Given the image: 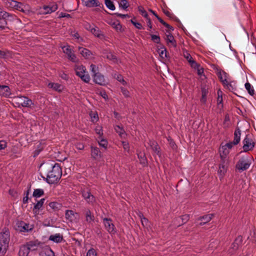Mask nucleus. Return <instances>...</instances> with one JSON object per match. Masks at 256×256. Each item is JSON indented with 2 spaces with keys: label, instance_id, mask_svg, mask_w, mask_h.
Masks as SVG:
<instances>
[{
  "label": "nucleus",
  "instance_id": "aec40b11",
  "mask_svg": "<svg viewBox=\"0 0 256 256\" xmlns=\"http://www.w3.org/2000/svg\"><path fill=\"white\" fill-rule=\"evenodd\" d=\"M44 14H50L55 12L58 9V6L56 4H54L50 6H44L42 7Z\"/></svg>",
  "mask_w": 256,
  "mask_h": 256
},
{
  "label": "nucleus",
  "instance_id": "603ef678",
  "mask_svg": "<svg viewBox=\"0 0 256 256\" xmlns=\"http://www.w3.org/2000/svg\"><path fill=\"white\" fill-rule=\"evenodd\" d=\"M152 40L155 43L159 44L160 42V38L158 36L151 34Z\"/></svg>",
  "mask_w": 256,
  "mask_h": 256
},
{
  "label": "nucleus",
  "instance_id": "864d4df0",
  "mask_svg": "<svg viewBox=\"0 0 256 256\" xmlns=\"http://www.w3.org/2000/svg\"><path fill=\"white\" fill-rule=\"evenodd\" d=\"M86 256H97L96 250L93 248L90 249L87 252Z\"/></svg>",
  "mask_w": 256,
  "mask_h": 256
},
{
  "label": "nucleus",
  "instance_id": "de8ad7c7",
  "mask_svg": "<svg viewBox=\"0 0 256 256\" xmlns=\"http://www.w3.org/2000/svg\"><path fill=\"white\" fill-rule=\"evenodd\" d=\"M114 129L120 136H122V134L124 133V130L122 127H120L119 126H116Z\"/></svg>",
  "mask_w": 256,
  "mask_h": 256
},
{
  "label": "nucleus",
  "instance_id": "3c124183",
  "mask_svg": "<svg viewBox=\"0 0 256 256\" xmlns=\"http://www.w3.org/2000/svg\"><path fill=\"white\" fill-rule=\"evenodd\" d=\"M80 78L85 82L88 83L90 80V76L88 74H82L80 76Z\"/></svg>",
  "mask_w": 256,
  "mask_h": 256
},
{
  "label": "nucleus",
  "instance_id": "79ce46f5",
  "mask_svg": "<svg viewBox=\"0 0 256 256\" xmlns=\"http://www.w3.org/2000/svg\"><path fill=\"white\" fill-rule=\"evenodd\" d=\"M10 56L8 50H0V58H6Z\"/></svg>",
  "mask_w": 256,
  "mask_h": 256
},
{
  "label": "nucleus",
  "instance_id": "58836bf2",
  "mask_svg": "<svg viewBox=\"0 0 256 256\" xmlns=\"http://www.w3.org/2000/svg\"><path fill=\"white\" fill-rule=\"evenodd\" d=\"M208 92L205 88L202 89V98L200 101L202 103L205 104L206 102V95Z\"/></svg>",
  "mask_w": 256,
  "mask_h": 256
},
{
  "label": "nucleus",
  "instance_id": "e2e57ef3",
  "mask_svg": "<svg viewBox=\"0 0 256 256\" xmlns=\"http://www.w3.org/2000/svg\"><path fill=\"white\" fill-rule=\"evenodd\" d=\"M76 148L79 150H82L84 148V144L81 142H77L76 144Z\"/></svg>",
  "mask_w": 256,
  "mask_h": 256
},
{
  "label": "nucleus",
  "instance_id": "20e7f679",
  "mask_svg": "<svg viewBox=\"0 0 256 256\" xmlns=\"http://www.w3.org/2000/svg\"><path fill=\"white\" fill-rule=\"evenodd\" d=\"M243 148L245 152L252 150L254 146V142L249 134L246 135L243 140Z\"/></svg>",
  "mask_w": 256,
  "mask_h": 256
},
{
  "label": "nucleus",
  "instance_id": "0eeeda50",
  "mask_svg": "<svg viewBox=\"0 0 256 256\" xmlns=\"http://www.w3.org/2000/svg\"><path fill=\"white\" fill-rule=\"evenodd\" d=\"M34 226L21 221L18 224L17 230L22 232H30L34 229Z\"/></svg>",
  "mask_w": 256,
  "mask_h": 256
},
{
  "label": "nucleus",
  "instance_id": "bb28decb",
  "mask_svg": "<svg viewBox=\"0 0 256 256\" xmlns=\"http://www.w3.org/2000/svg\"><path fill=\"white\" fill-rule=\"evenodd\" d=\"M228 74L224 70H220L218 73V76L224 84H228L227 78Z\"/></svg>",
  "mask_w": 256,
  "mask_h": 256
},
{
  "label": "nucleus",
  "instance_id": "72a5a7b5",
  "mask_svg": "<svg viewBox=\"0 0 256 256\" xmlns=\"http://www.w3.org/2000/svg\"><path fill=\"white\" fill-rule=\"evenodd\" d=\"M86 68L82 65L78 66L75 68L76 74L80 77L86 72Z\"/></svg>",
  "mask_w": 256,
  "mask_h": 256
},
{
  "label": "nucleus",
  "instance_id": "37998d69",
  "mask_svg": "<svg viewBox=\"0 0 256 256\" xmlns=\"http://www.w3.org/2000/svg\"><path fill=\"white\" fill-rule=\"evenodd\" d=\"M105 4L110 10H113L115 9V6L110 0H105Z\"/></svg>",
  "mask_w": 256,
  "mask_h": 256
},
{
  "label": "nucleus",
  "instance_id": "6e6552de",
  "mask_svg": "<svg viewBox=\"0 0 256 256\" xmlns=\"http://www.w3.org/2000/svg\"><path fill=\"white\" fill-rule=\"evenodd\" d=\"M10 16V14L7 12H0V28L3 30L6 27L7 20Z\"/></svg>",
  "mask_w": 256,
  "mask_h": 256
},
{
  "label": "nucleus",
  "instance_id": "b1692460",
  "mask_svg": "<svg viewBox=\"0 0 256 256\" xmlns=\"http://www.w3.org/2000/svg\"><path fill=\"white\" fill-rule=\"evenodd\" d=\"M48 86L49 88H52V90L58 92H62L64 88V87L62 84L54 82H49L48 84Z\"/></svg>",
  "mask_w": 256,
  "mask_h": 256
},
{
  "label": "nucleus",
  "instance_id": "1a4fd4ad",
  "mask_svg": "<svg viewBox=\"0 0 256 256\" xmlns=\"http://www.w3.org/2000/svg\"><path fill=\"white\" fill-rule=\"evenodd\" d=\"M83 198L89 204H92L95 202L94 196L91 194L90 190L88 188L84 189L82 191Z\"/></svg>",
  "mask_w": 256,
  "mask_h": 256
},
{
  "label": "nucleus",
  "instance_id": "cd10ccee",
  "mask_svg": "<svg viewBox=\"0 0 256 256\" xmlns=\"http://www.w3.org/2000/svg\"><path fill=\"white\" fill-rule=\"evenodd\" d=\"M44 201V198H42L34 204L33 208V212L34 214H39V210L42 208Z\"/></svg>",
  "mask_w": 256,
  "mask_h": 256
},
{
  "label": "nucleus",
  "instance_id": "7ed1b4c3",
  "mask_svg": "<svg viewBox=\"0 0 256 256\" xmlns=\"http://www.w3.org/2000/svg\"><path fill=\"white\" fill-rule=\"evenodd\" d=\"M16 103L22 107L30 108L34 104L32 100L28 97L18 96L14 98Z\"/></svg>",
  "mask_w": 256,
  "mask_h": 256
},
{
  "label": "nucleus",
  "instance_id": "c756f323",
  "mask_svg": "<svg viewBox=\"0 0 256 256\" xmlns=\"http://www.w3.org/2000/svg\"><path fill=\"white\" fill-rule=\"evenodd\" d=\"M78 52L85 58H90L92 53L91 52L88 50V49H86V48H84L82 47H79L78 48Z\"/></svg>",
  "mask_w": 256,
  "mask_h": 256
},
{
  "label": "nucleus",
  "instance_id": "052dcab7",
  "mask_svg": "<svg viewBox=\"0 0 256 256\" xmlns=\"http://www.w3.org/2000/svg\"><path fill=\"white\" fill-rule=\"evenodd\" d=\"M7 146V143L4 140H0V150L4 149Z\"/></svg>",
  "mask_w": 256,
  "mask_h": 256
},
{
  "label": "nucleus",
  "instance_id": "a19ab883",
  "mask_svg": "<svg viewBox=\"0 0 256 256\" xmlns=\"http://www.w3.org/2000/svg\"><path fill=\"white\" fill-rule=\"evenodd\" d=\"M106 56L108 59L112 60L114 62H117L116 56L111 52H108Z\"/></svg>",
  "mask_w": 256,
  "mask_h": 256
},
{
  "label": "nucleus",
  "instance_id": "c9c22d12",
  "mask_svg": "<svg viewBox=\"0 0 256 256\" xmlns=\"http://www.w3.org/2000/svg\"><path fill=\"white\" fill-rule=\"evenodd\" d=\"M111 26L118 32H122L124 30L122 28V26L120 24L118 20H116L112 22Z\"/></svg>",
  "mask_w": 256,
  "mask_h": 256
},
{
  "label": "nucleus",
  "instance_id": "2eb2a0df",
  "mask_svg": "<svg viewBox=\"0 0 256 256\" xmlns=\"http://www.w3.org/2000/svg\"><path fill=\"white\" fill-rule=\"evenodd\" d=\"M219 152L222 161H224V162H226L228 161L227 156L230 152L229 150L226 148V146H222L220 147Z\"/></svg>",
  "mask_w": 256,
  "mask_h": 256
},
{
  "label": "nucleus",
  "instance_id": "f704fd0d",
  "mask_svg": "<svg viewBox=\"0 0 256 256\" xmlns=\"http://www.w3.org/2000/svg\"><path fill=\"white\" fill-rule=\"evenodd\" d=\"M166 32L168 33V34L166 35V42H168L170 43L174 47H176V40H174L173 36L172 34H170L168 31Z\"/></svg>",
  "mask_w": 256,
  "mask_h": 256
},
{
  "label": "nucleus",
  "instance_id": "5fc2aeb1",
  "mask_svg": "<svg viewBox=\"0 0 256 256\" xmlns=\"http://www.w3.org/2000/svg\"><path fill=\"white\" fill-rule=\"evenodd\" d=\"M116 78L120 82H121L123 85H126V82L124 80L123 77L120 74H117L116 76Z\"/></svg>",
  "mask_w": 256,
  "mask_h": 256
},
{
  "label": "nucleus",
  "instance_id": "4468645a",
  "mask_svg": "<svg viewBox=\"0 0 256 256\" xmlns=\"http://www.w3.org/2000/svg\"><path fill=\"white\" fill-rule=\"evenodd\" d=\"M85 6L88 8L101 7L102 4L98 0H82Z\"/></svg>",
  "mask_w": 256,
  "mask_h": 256
},
{
  "label": "nucleus",
  "instance_id": "39448f33",
  "mask_svg": "<svg viewBox=\"0 0 256 256\" xmlns=\"http://www.w3.org/2000/svg\"><path fill=\"white\" fill-rule=\"evenodd\" d=\"M112 220L110 218H103V223L106 229L109 233L114 234L116 233V231L114 224L112 223Z\"/></svg>",
  "mask_w": 256,
  "mask_h": 256
},
{
  "label": "nucleus",
  "instance_id": "c03bdc74",
  "mask_svg": "<svg viewBox=\"0 0 256 256\" xmlns=\"http://www.w3.org/2000/svg\"><path fill=\"white\" fill-rule=\"evenodd\" d=\"M119 4L120 6L124 10L126 9L129 6V4L128 0H121Z\"/></svg>",
  "mask_w": 256,
  "mask_h": 256
},
{
  "label": "nucleus",
  "instance_id": "9d476101",
  "mask_svg": "<svg viewBox=\"0 0 256 256\" xmlns=\"http://www.w3.org/2000/svg\"><path fill=\"white\" fill-rule=\"evenodd\" d=\"M78 213L74 212L72 210H66V219L71 222H76L78 220Z\"/></svg>",
  "mask_w": 256,
  "mask_h": 256
},
{
  "label": "nucleus",
  "instance_id": "a18cd8bd",
  "mask_svg": "<svg viewBox=\"0 0 256 256\" xmlns=\"http://www.w3.org/2000/svg\"><path fill=\"white\" fill-rule=\"evenodd\" d=\"M100 146L106 149L108 147V142L107 140L104 138H102L98 142Z\"/></svg>",
  "mask_w": 256,
  "mask_h": 256
},
{
  "label": "nucleus",
  "instance_id": "9b49d317",
  "mask_svg": "<svg viewBox=\"0 0 256 256\" xmlns=\"http://www.w3.org/2000/svg\"><path fill=\"white\" fill-rule=\"evenodd\" d=\"M242 237L241 236H238L234 240V242L232 244L230 249V252L233 253L236 252L242 244Z\"/></svg>",
  "mask_w": 256,
  "mask_h": 256
},
{
  "label": "nucleus",
  "instance_id": "e433bc0d",
  "mask_svg": "<svg viewBox=\"0 0 256 256\" xmlns=\"http://www.w3.org/2000/svg\"><path fill=\"white\" fill-rule=\"evenodd\" d=\"M44 194V191L42 189H35L33 192L32 196L35 198H40Z\"/></svg>",
  "mask_w": 256,
  "mask_h": 256
},
{
  "label": "nucleus",
  "instance_id": "bf43d9fd",
  "mask_svg": "<svg viewBox=\"0 0 256 256\" xmlns=\"http://www.w3.org/2000/svg\"><path fill=\"white\" fill-rule=\"evenodd\" d=\"M90 116L92 118V120L93 122H96L98 120V115L96 113H91L90 114Z\"/></svg>",
  "mask_w": 256,
  "mask_h": 256
},
{
  "label": "nucleus",
  "instance_id": "6ab92c4d",
  "mask_svg": "<svg viewBox=\"0 0 256 256\" xmlns=\"http://www.w3.org/2000/svg\"><path fill=\"white\" fill-rule=\"evenodd\" d=\"M214 215V214H208L204 215L202 216H200L198 218V220H201L202 222L199 224V225L202 226L204 224L210 222L212 218H213Z\"/></svg>",
  "mask_w": 256,
  "mask_h": 256
},
{
  "label": "nucleus",
  "instance_id": "69168bd1",
  "mask_svg": "<svg viewBox=\"0 0 256 256\" xmlns=\"http://www.w3.org/2000/svg\"><path fill=\"white\" fill-rule=\"evenodd\" d=\"M71 35L77 40L82 39L78 33L77 32H72Z\"/></svg>",
  "mask_w": 256,
  "mask_h": 256
},
{
  "label": "nucleus",
  "instance_id": "0e129e2a",
  "mask_svg": "<svg viewBox=\"0 0 256 256\" xmlns=\"http://www.w3.org/2000/svg\"><path fill=\"white\" fill-rule=\"evenodd\" d=\"M197 70V74L199 76H202L204 74V68L200 66L198 68L196 69Z\"/></svg>",
  "mask_w": 256,
  "mask_h": 256
},
{
  "label": "nucleus",
  "instance_id": "4d7b16f0",
  "mask_svg": "<svg viewBox=\"0 0 256 256\" xmlns=\"http://www.w3.org/2000/svg\"><path fill=\"white\" fill-rule=\"evenodd\" d=\"M121 92L125 97L128 98L130 96V92L126 89L124 88H121Z\"/></svg>",
  "mask_w": 256,
  "mask_h": 256
},
{
  "label": "nucleus",
  "instance_id": "6e6d98bb",
  "mask_svg": "<svg viewBox=\"0 0 256 256\" xmlns=\"http://www.w3.org/2000/svg\"><path fill=\"white\" fill-rule=\"evenodd\" d=\"M190 64L191 66L196 70V68H198V67L200 66L198 64L195 60H192L190 62Z\"/></svg>",
  "mask_w": 256,
  "mask_h": 256
},
{
  "label": "nucleus",
  "instance_id": "680f3d73",
  "mask_svg": "<svg viewBox=\"0 0 256 256\" xmlns=\"http://www.w3.org/2000/svg\"><path fill=\"white\" fill-rule=\"evenodd\" d=\"M122 146H123L124 150H125L127 151L128 152L129 150H130V146H129L128 143L126 142H122Z\"/></svg>",
  "mask_w": 256,
  "mask_h": 256
},
{
  "label": "nucleus",
  "instance_id": "774afa93",
  "mask_svg": "<svg viewBox=\"0 0 256 256\" xmlns=\"http://www.w3.org/2000/svg\"><path fill=\"white\" fill-rule=\"evenodd\" d=\"M166 52H166V50H162L160 52V56L162 58H164V57L166 58V57H167Z\"/></svg>",
  "mask_w": 256,
  "mask_h": 256
},
{
  "label": "nucleus",
  "instance_id": "7c9ffc66",
  "mask_svg": "<svg viewBox=\"0 0 256 256\" xmlns=\"http://www.w3.org/2000/svg\"><path fill=\"white\" fill-rule=\"evenodd\" d=\"M48 239L54 242L58 243L62 241L63 236L60 234H55L50 236Z\"/></svg>",
  "mask_w": 256,
  "mask_h": 256
},
{
  "label": "nucleus",
  "instance_id": "f3484780",
  "mask_svg": "<svg viewBox=\"0 0 256 256\" xmlns=\"http://www.w3.org/2000/svg\"><path fill=\"white\" fill-rule=\"evenodd\" d=\"M149 147L152 150L159 156H161V152H160V147L158 146V143L154 140H150L148 143Z\"/></svg>",
  "mask_w": 256,
  "mask_h": 256
},
{
  "label": "nucleus",
  "instance_id": "5701e85b",
  "mask_svg": "<svg viewBox=\"0 0 256 256\" xmlns=\"http://www.w3.org/2000/svg\"><path fill=\"white\" fill-rule=\"evenodd\" d=\"M226 162H224V161H222V162L219 166V168L218 172L220 180L224 178V176L226 172V166L225 164Z\"/></svg>",
  "mask_w": 256,
  "mask_h": 256
},
{
  "label": "nucleus",
  "instance_id": "a878e982",
  "mask_svg": "<svg viewBox=\"0 0 256 256\" xmlns=\"http://www.w3.org/2000/svg\"><path fill=\"white\" fill-rule=\"evenodd\" d=\"M40 256H54L52 250L48 247L43 248L40 252Z\"/></svg>",
  "mask_w": 256,
  "mask_h": 256
},
{
  "label": "nucleus",
  "instance_id": "423d86ee",
  "mask_svg": "<svg viewBox=\"0 0 256 256\" xmlns=\"http://www.w3.org/2000/svg\"><path fill=\"white\" fill-rule=\"evenodd\" d=\"M250 164V163L246 158H242L238 161L236 168L239 170L244 171L248 168Z\"/></svg>",
  "mask_w": 256,
  "mask_h": 256
},
{
  "label": "nucleus",
  "instance_id": "ddd939ff",
  "mask_svg": "<svg viewBox=\"0 0 256 256\" xmlns=\"http://www.w3.org/2000/svg\"><path fill=\"white\" fill-rule=\"evenodd\" d=\"M8 3L11 8L20 11L24 12V4L22 3L14 0H8Z\"/></svg>",
  "mask_w": 256,
  "mask_h": 256
},
{
  "label": "nucleus",
  "instance_id": "f257e3e1",
  "mask_svg": "<svg viewBox=\"0 0 256 256\" xmlns=\"http://www.w3.org/2000/svg\"><path fill=\"white\" fill-rule=\"evenodd\" d=\"M44 171L47 174L46 177L44 179L50 184L57 182L62 175V170L60 165L58 163L46 164L44 166Z\"/></svg>",
  "mask_w": 256,
  "mask_h": 256
},
{
  "label": "nucleus",
  "instance_id": "a211bd4d",
  "mask_svg": "<svg viewBox=\"0 0 256 256\" xmlns=\"http://www.w3.org/2000/svg\"><path fill=\"white\" fill-rule=\"evenodd\" d=\"M90 150L91 156L93 159L97 160L102 157V152L98 148L94 146H91Z\"/></svg>",
  "mask_w": 256,
  "mask_h": 256
},
{
  "label": "nucleus",
  "instance_id": "ea45409f",
  "mask_svg": "<svg viewBox=\"0 0 256 256\" xmlns=\"http://www.w3.org/2000/svg\"><path fill=\"white\" fill-rule=\"evenodd\" d=\"M245 88L250 95L253 96L254 94V90L253 88L252 87L251 84L249 82L246 83Z\"/></svg>",
  "mask_w": 256,
  "mask_h": 256
},
{
  "label": "nucleus",
  "instance_id": "dca6fc26",
  "mask_svg": "<svg viewBox=\"0 0 256 256\" xmlns=\"http://www.w3.org/2000/svg\"><path fill=\"white\" fill-rule=\"evenodd\" d=\"M62 48L64 52L68 56V59L72 62H75L76 56L73 53V51L70 48V46H64Z\"/></svg>",
  "mask_w": 256,
  "mask_h": 256
},
{
  "label": "nucleus",
  "instance_id": "c85d7f7f",
  "mask_svg": "<svg viewBox=\"0 0 256 256\" xmlns=\"http://www.w3.org/2000/svg\"><path fill=\"white\" fill-rule=\"evenodd\" d=\"M241 131L238 127H237L234 132V144H238L240 140Z\"/></svg>",
  "mask_w": 256,
  "mask_h": 256
},
{
  "label": "nucleus",
  "instance_id": "09e8293b",
  "mask_svg": "<svg viewBox=\"0 0 256 256\" xmlns=\"http://www.w3.org/2000/svg\"><path fill=\"white\" fill-rule=\"evenodd\" d=\"M91 32L97 37L100 38L101 36L100 32L98 28H93L91 30Z\"/></svg>",
  "mask_w": 256,
  "mask_h": 256
},
{
  "label": "nucleus",
  "instance_id": "393cba45",
  "mask_svg": "<svg viewBox=\"0 0 256 256\" xmlns=\"http://www.w3.org/2000/svg\"><path fill=\"white\" fill-rule=\"evenodd\" d=\"M11 94L10 88L7 86L0 85V95L4 97H8Z\"/></svg>",
  "mask_w": 256,
  "mask_h": 256
},
{
  "label": "nucleus",
  "instance_id": "338daca9",
  "mask_svg": "<svg viewBox=\"0 0 256 256\" xmlns=\"http://www.w3.org/2000/svg\"><path fill=\"white\" fill-rule=\"evenodd\" d=\"M181 218L184 223H186L189 219L188 215H184L181 216Z\"/></svg>",
  "mask_w": 256,
  "mask_h": 256
},
{
  "label": "nucleus",
  "instance_id": "4be33fe9",
  "mask_svg": "<svg viewBox=\"0 0 256 256\" xmlns=\"http://www.w3.org/2000/svg\"><path fill=\"white\" fill-rule=\"evenodd\" d=\"M29 251H34L36 250L40 246V242L38 240L30 241L26 244Z\"/></svg>",
  "mask_w": 256,
  "mask_h": 256
},
{
  "label": "nucleus",
  "instance_id": "412c9836",
  "mask_svg": "<svg viewBox=\"0 0 256 256\" xmlns=\"http://www.w3.org/2000/svg\"><path fill=\"white\" fill-rule=\"evenodd\" d=\"M84 214L86 217V221L88 224H90L94 221V216L92 212L88 208L84 210Z\"/></svg>",
  "mask_w": 256,
  "mask_h": 256
},
{
  "label": "nucleus",
  "instance_id": "f03ea898",
  "mask_svg": "<svg viewBox=\"0 0 256 256\" xmlns=\"http://www.w3.org/2000/svg\"><path fill=\"white\" fill-rule=\"evenodd\" d=\"M10 241V232L6 228H4L0 232V251L6 252Z\"/></svg>",
  "mask_w": 256,
  "mask_h": 256
},
{
  "label": "nucleus",
  "instance_id": "49530a36",
  "mask_svg": "<svg viewBox=\"0 0 256 256\" xmlns=\"http://www.w3.org/2000/svg\"><path fill=\"white\" fill-rule=\"evenodd\" d=\"M138 10L140 14L146 18H148V14L144 10V8L142 6L138 7Z\"/></svg>",
  "mask_w": 256,
  "mask_h": 256
},
{
  "label": "nucleus",
  "instance_id": "2f4dec72",
  "mask_svg": "<svg viewBox=\"0 0 256 256\" xmlns=\"http://www.w3.org/2000/svg\"><path fill=\"white\" fill-rule=\"evenodd\" d=\"M137 155L140 164L143 166H146L148 164V162L144 154L139 152L137 153Z\"/></svg>",
  "mask_w": 256,
  "mask_h": 256
},
{
  "label": "nucleus",
  "instance_id": "4c0bfd02",
  "mask_svg": "<svg viewBox=\"0 0 256 256\" xmlns=\"http://www.w3.org/2000/svg\"><path fill=\"white\" fill-rule=\"evenodd\" d=\"M48 206L54 211H56V210H59V208H60L61 206H60V204L58 202H51L49 203Z\"/></svg>",
  "mask_w": 256,
  "mask_h": 256
},
{
  "label": "nucleus",
  "instance_id": "473e14b6",
  "mask_svg": "<svg viewBox=\"0 0 256 256\" xmlns=\"http://www.w3.org/2000/svg\"><path fill=\"white\" fill-rule=\"evenodd\" d=\"M29 252L27 246L26 244H24L20 247L18 254L19 256H28Z\"/></svg>",
  "mask_w": 256,
  "mask_h": 256
},
{
  "label": "nucleus",
  "instance_id": "13d9d810",
  "mask_svg": "<svg viewBox=\"0 0 256 256\" xmlns=\"http://www.w3.org/2000/svg\"><path fill=\"white\" fill-rule=\"evenodd\" d=\"M184 56L188 62H190L192 60H193V58L190 54L186 52L184 53Z\"/></svg>",
  "mask_w": 256,
  "mask_h": 256
},
{
  "label": "nucleus",
  "instance_id": "f8f14e48",
  "mask_svg": "<svg viewBox=\"0 0 256 256\" xmlns=\"http://www.w3.org/2000/svg\"><path fill=\"white\" fill-rule=\"evenodd\" d=\"M92 76L95 83L101 86L106 84V81L104 77L100 73L95 74H92Z\"/></svg>",
  "mask_w": 256,
  "mask_h": 256
},
{
  "label": "nucleus",
  "instance_id": "8fccbe9b",
  "mask_svg": "<svg viewBox=\"0 0 256 256\" xmlns=\"http://www.w3.org/2000/svg\"><path fill=\"white\" fill-rule=\"evenodd\" d=\"M90 70L92 73V74H98V68L94 64H91L90 66Z\"/></svg>",
  "mask_w": 256,
  "mask_h": 256
}]
</instances>
